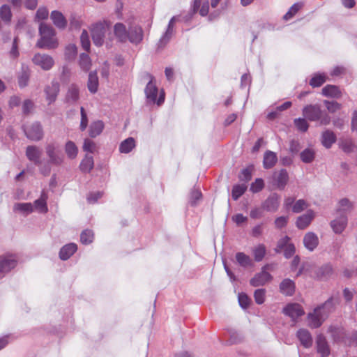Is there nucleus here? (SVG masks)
Listing matches in <instances>:
<instances>
[{
	"instance_id": "f257e3e1",
	"label": "nucleus",
	"mask_w": 357,
	"mask_h": 357,
	"mask_svg": "<svg viewBox=\"0 0 357 357\" xmlns=\"http://www.w3.org/2000/svg\"><path fill=\"white\" fill-rule=\"evenodd\" d=\"M112 22L109 20L98 21L91 25V33L95 45L100 47L104 44L112 46L113 36L110 32Z\"/></svg>"
},
{
	"instance_id": "f03ea898",
	"label": "nucleus",
	"mask_w": 357,
	"mask_h": 357,
	"mask_svg": "<svg viewBox=\"0 0 357 357\" xmlns=\"http://www.w3.org/2000/svg\"><path fill=\"white\" fill-rule=\"evenodd\" d=\"M113 33L118 42L130 43L137 45L143 40V31L139 26H132L127 29L126 25L121 22H117L114 25Z\"/></svg>"
},
{
	"instance_id": "7ed1b4c3",
	"label": "nucleus",
	"mask_w": 357,
	"mask_h": 357,
	"mask_svg": "<svg viewBox=\"0 0 357 357\" xmlns=\"http://www.w3.org/2000/svg\"><path fill=\"white\" fill-rule=\"evenodd\" d=\"M39 32L40 38L36 44L38 47L52 50L58 47L59 43L55 37V31L51 26L41 23L39 27Z\"/></svg>"
},
{
	"instance_id": "20e7f679",
	"label": "nucleus",
	"mask_w": 357,
	"mask_h": 357,
	"mask_svg": "<svg viewBox=\"0 0 357 357\" xmlns=\"http://www.w3.org/2000/svg\"><path fill=\"white\" fill-rule=\"evenodd\" d=\"M145 78L149 80L145 88V94L147 102L149 104L156 103L158 105H162L165 100V93L162 91L158 98H157L158 89L156 86L154 77L149 73H146L145 75Z\"/></svg>"
},
{
	"instance_id": "39448f33",
	"label": "nucleus",
	"mask_w": 357,
	"mask_h": 357,
	"mask_svg": "<svg viewBox=\"0 0 357 357\" xmlns=\"http://www.w3.org/2000/svg\"><path fill=\"white\" fill-rule=\"evenodd\" d=\"M26 156L31 162L38 166L41 174L45 176L49 175L51 167L49 165H42L41 156L42 150L34 145L28 146L26 149Z\"/></svg>"
},
{
	"instance_id": "423d86ee",
	"label": "nucleus",
	"mask_w": 357,
	"mask_h": 357,
	"mask_svg": "<svg viewBox=\"0 0 357 357\" xmlns=\"http://www.w3.org/2000/svg\"><path fill=\"white\" fill-rule=\"evenodd\" d=\"M45 153L48 158L47 165H61L64 160L59 146L55 142H50L45 146Z\"/></svg>"
},
{
	"instance_id": "0eeeda50",
	"label": "nucleus",
	"mask_w": 357,
	"mask_h": 357,
	"mask_svg": "<svg viewBox=\"0 0 357 357\" xmlns=\"http://www.w3.org/2000/svg\"><path fill=\"white\" fill-rule=\"evenodd\" d=\"M25 135L32 141H39L43 137V130L38 122L23 126Z\"/></svg>"
},
{
	"instance_id": "6e6552de",
	"label": "nucleus",
	"mask_w": 357,
	"mask_h": 357,
	"mask_svg": "<svg viewBox=\"0 0 357 357\" xmlns=\"http://www.w3.org/2000/svg\"><path fill=\"white\" fill-rule=\"evenodd\" d=\"M32 62L43 70H50L54 65V59L46 54H36L32 58Z\"/></svg>"
},
{
	"instance_id": "1a4fd4ad",
	"label": "nucleus",
	"mask_w": 357,
	"mask_h": 357,
	"mask_svg": "<svg viewBox=\"0 0 357 357\" xmlns=\"http://www.w3.org/2000/svg\"><path fill=\"white\" fill-rule=\"evenodd\" d=\"M17 259L13 255H3L0 257V279L15 267Z\"/></svg>"
},
{
	"instance_id": "9d476101",
	"label": "nucleus",
	"mask_w": 357,
	"mask_h": 357,
	"mask_svg": "<svg viewBox=\"0 0 357 357\" xmlns=\"http://www.w3.org/2000/svg\"><path fill=\"white\" fill-rule=\"evenodd\" d=\"M326 319L325 314H322V312L316 307L312 312L307 314L308 326L312 328H317Z\"/></svg>"
},
{
	"instance_id": "9b49d317",
	"label": "nucleus",
	"mask_w": 357,
	"mask_h": 357,
	"mask_svg": "<svg viewBox=\"0 0 357 357\" xmlns=\"http://www.w3.org/2000/svg\"><path fill=\"white\" fill-rule=\"evenodd\" d=\"M348 218L345 214H341L330 222L333 231L336 234H341L346 229Z\"/></svg>"
},
{
	"instance_id": "f8f14e48",
	"label": "nucleus",
	"mask_w": 357,
	"mask_h": 357,
	"mask_svg": "<svg viewBox=\"0 0 357 357\" xmlns=\"http://www.w3.org/2000/svg\"><path fill=\"white\" fill-rule=\"evenodd\" d=\"M60 91V84L56 80H52L50 84L47 85L45 89L46 100L49 104L54 102Z\"/></svg>"
},
{
	"instance_id": "ddd939ff",
	"label": "nucleus",
	"mask_w": 357,
	"mask_h": 357,
	"mask_svg": "<svg viewBox=\"0 0 357 357\" xmlns=\"http://www.w3.org/2000/svg\"><path fill=\"white\" fill-rule=\"evenodd\" d=\"M289 180V175L286 169H282L275 172L273 174V184L280 190H283Z\"/></svg>"
},
{
	"instance_id": "4468645a",
	"label": "nucleus",
	"mask_w": 357,
	"mask_h": 357,
	"mask_svg": "<svg viewBox=\"0 0 357 357\" xmlns=\"http://www.w3.org/2000/svg\"><path fill=\"white\" fill-rule=\"evenodd\" d=\"M280 197L276 194H271L263 203L262 208L269 212L276 211L280 206Z\"/></svg>"
},
{
	"instance_id": "2eb2a0df",
	"label": "nucleus",
	"mask_w": 357,
	"mask_h": 357,
	"mask_svg": "<svg viewBox=\"0 0 357 357\" xmlns=\"http://www.w3.org/2000/svg\"><path fill=\"white\" fill-rule=\"evenodd\" d=\"M271 274L266 271L264 268L260 273H257L250 281L252 287H259L266 284L271 280Z\"/></svg>"
},
{
	"instance_id": "dca6fc26",
	"label": "nucleus",
	"mask_w": 357,
	"mask_h": 357,
	"mask_svg": "<svg viewBox=\"0 0 357 357\" xmlns=\"http://www.w3.org/2000/svg\"><path fill=\"white\" fill-rule=\"evenodd\" d=\"M283 312L286 315L290 317L293 321H295L297 318L304 314L302 307L298 303L287 305L283 309Z\"/></svg>"
},
{
	"instance_id": "f3484780",
	"label": "nucleus",
	"mask_w": 357,
	"mask_h": 357,
	"mask_svg": "<svg viewBox=\"0 0 357 357\" xmlns=\"http://www.w3.org/2000/svg\"><path fill=\"white\" fill-rule=\"evenodd\" d=\"M303 245L310 252L316 249L319 245V238L314 232H307L303 237Z\"/></svg>"
},
{
	"instance_id": "a211bd4d",
	"label": "nucleus",
	"mask_w": 357,
	"mask_h": 357,
	"mask_svg": "<svg viewBox=\"0 0 357 357\" xmlns=\"http://www.w3.org/2000/svg\"><path fill=\"white\" fill-rule=\"evenodd\" d=\"M48 199L47 193L43 190L40 197L33 202V211L38 213H46L48 211L47 200Z\"/></svg>"
},
{
	"instance_id": "6ab92c4d",
	"label": "nucleus",
	"mask_w": 357,
	"mask_h": 357,
	"mask_svg": "<svg viewBox=\"0 0 357 357\" xmlns=\"http://www.w3.org/2000/svg\"><path fill=\"white\" fill-rule=\"evenodd\" d=\"M296 337L299 340L301 345L305 348H310L312 346V337L307 329H299L296 333Z\"/></svg>"
},
{
	"instance_id": "aec40b11",
	"label": "nucleus",
	"mask_w": 357,
	"mask_h": 357,
	"mask_svg": "<svg viewBox=\"0 0 357 357\" xmlns=\"http://www.w3.org/2000/svg\"><path fill=\"white\" fill-rule=\"evenodd\" d=\"M305 116L310 121H317L320 126L329 124L331 119L328 113H306Z\"/></svg>"
},
{
	"instance_id": "412c9836",
	"label": "nucleus",
	"mask_w": 357,
	"mask_h": 357,
	"mask_svg": "<svg viewBox=\"0 0 357 357\" xmlns=\"http://www.w3.org/2000/svg\"><path fill=\"white\" fill-rule=\"evenodd\" d=\"M314 218V213L312 210H308L306 213L297 218L296 227L300 229H305Z\"/></svg>"
},
{
	"instance_id": "4be33fe9",
	"label": "nucleus",
	"mask_w": 357,
	"mask_h": 357,
	"mask_svg": "<svg viewBox=\"0 0 357 357\" xmlns=\"http://www.w3.org/2000/svg\"><path fill=\"white\" fill-rule=\"evenodd\" d=\"M316 344L317 352L321 355V356H328V355L330 354L329 346L327 343L326 338L322 335H319L317 336Z\"/></svg>"
},
{
	"instance_id": "5701e85b",
	"label": "nucleus",
	"mask_w": 357,
	"mask_h": 357,
	"mask_svg": "<svg viewBox=\"0 0 357 357\" xmlns=\"http://www.w3.org/2000/svg\"><path fill=\"white\" fill-rule=\"evenodd\" d=\"M79 98V90L78 86L75 84H70L66 95V101L69 104H74L78 101Z\"/></svg>"
},
{
	"instance_id": "b1692460",
	"label": "nucleus",
	"mask_w": 357,
	"mask_h": 357,
	"mask_svg": "<svg viewBox=\"0 0 357 357\" xmlns=\"http://www.w3.org/2000/svg\"><path fill=\"white\" fill-rule=\"evenodd\" d=\"M77 247L75 243H68L61 248L59 252V257L61 260L68 259L77 250Z\"/></svg>"
},
{
	"instance_id": "393cba45",
	"label": "nucleus",
	"mask_w": 357,
	"mask_h": 357,
	"mask_svg": "<svg viewBox=\"0 0 357 357\" xmlns=\"http://www.w3.org/2000/svg\"><path fill=\"white\" fill-rule=\"evenodd\" d=\"M280 290L285 296H291L295 291V284L290 279H284L280 284Z\"/></svg>"
},
{
	"instance_id": "a878e982",
	"label": "nucleus",
	"mask_w": 357,
	"mask_h": 357,
	"mask_svg": "<svg viewBox=\"0 0 357 357\" xmlns=\"http://www.w3.org/2000/svg\"><path fill=\"white\" fill-rule=\"evenodd\" d=\"M338 145L340 149L346 153H351L354 151L355 148H357L353 139L349 137L340 139Z\"/></svg>"
},
{
	"instance_id": "bb28decb",
	"label": "nucleus",
	"mask_w": 357,
	"mask_h": 357,
	"mask_svg": "<svg viewBox=\"0 0 357 357\" xmlns=\"http://www.w3.org/2000/svg\"><path fill=\"white\" fill-rule=\"evenodd\" d=\"M278 157L275 153L266 151L264 155L263 165L265 169L272 168L277 162Z\"/></svg>"
},
{
	"instance_id": "cd10ccee",
	"label": "nucleus",
	"mask_w": 357,
	"mask_h": 357,
	"mask_svg": "<svg viewBox=\"0 0 357 357\" xmlns=\"http://www.w3.org/2000/svg\"><path fill=\"white\" fill-rule=\"evenodd\" d=\"M51 19L56 27L64 29L66 26L67 21L61 13L56 10L52 11Z\"/></svg>"
},
{
	"instance_id": "c85d7f7f",
	"label": "nucleus",
	"mask_w": 357,
	"mask_h": 357,
	"mask_svg": "<svg viewBox=\"0 0 357 357\" xmlns=\"http://www.w3.org/2000/svg\"><path fill=\"white\" fill-rule=\"evenodd\" d=\"M336 141L335 133L331 130H326L321 135V143L324 147L329 149Z\"/></svg>"
},
{
	"instance_id": "c756f323",
	"label": "nucleus",
	"mask_w": 357,
	"mask_h": 357,
	"mask_svg": "<svg viewBox=\"0 0 357 357\" xmlns=\"http://www.w3.org/2000/svg\"><path fill=\"white\" fill-rule=\"evenodd\" d=\"M315 273L319 279H327L333 274V267L329 264L323 265L316 270Z\"/></svg>"
},
{
	"instance_id": "7c9ffc66",
	"label": "nucleus",
	"mask_w": 357,
	"mask_h": 357,
	"mask_svg": "<svg viewBox=\"0 0 357 357\" xmlns=\"http://www.w3.org/2000/svg\"><path fill=\"white\" fill-rule=\"evenodd\" d=\"M93 166L94 162L93 157L86 155L80 162L79 169L83 173H89L93 168Z\"/></svg>"
},
{
	"instance_id": "2f4dec72",
	"label": "nucleus",
	"mask_w": 357,
	"mask_h": 357,
	"mask_svg": "<svg viewBox=\"0 0 357 357\" xmlns=\"http://www.w3.org/2000/svg\"><path fill=\"white\" fill-rule=\"evenodd\" d=\"M335 305V301L331 297L322 305L317 306V308H319L322 314H325V317L327 318L328 315L333 311Z\"/></svg>"
},
{
	"instance_id": "473e14b6",
	"label": "nucleus",
	"mask_w": 357,
	"mask_h": 357,
	"mask_svg": "<svg viewBox=\"0 0 357 357\" xmlns=\"http://www.w3.org/2000/svg\"><path fill=\"white\" fill-rule=\"evenodd\" d=\"M322 94L324 96L340 98L342 95L340 89L335 85H326L322 89Z\"/></svg>"
},
{
	"instance_id": "72a5a7b5",
	"label": "nucleus",
	"mask_w": 357,
	"mask_h": 357,
	"mask_svg": "<svg viewBox=\"0 0 357 357\" xmlns=\"http://www.w3.org/2000/svg\"><path fill=\"white\" fill-rule=\"evenodd\" d=\"M13 211L27 215L33 211V206L31 203H16L13 206Z\"/></svg>"
},
{
	"instance_id": "f704fd0d",
	"label": "nucleus",
	"mask_w": 357,
	"mask_h": 357,
	"mask_svg": "<svg viewBox=\"0 0 357 357\" xmlns=\"http://www.w3.org/2000/svg\"><path fill=\"white\" fill-rule=\"evenodd\" d=\"M236 259L237 263L243 268H247L253 266V261L250 256L243 252H237L236 254Z\"/></svg>"
},
{
	"instance_id": "c9c22d12",
	"label": "nucleus",
	"mask_w": 357,
	"mask_h": 357,
	"mask_svg": "<svg viewBox=\"0 0 357 357\" xmlns=\"http://www.w3.org/2000/svg\"><path fill=\"white\" fill-rule=\"evenodd\" d=\"M87 87L89 91L92 93H95L98 91V77L96 72H91L89 73Z\"/></svg>"
},
{
	"instance_id": "e433bc0d",
	"label": "nucleus",
	"mask_w": 357,
	"mask_h": 357,
	"mask_svg": "<svg viewBox=\"0 0 357 357\" xmlns=\"http://www.w3.org/2000/svg\"><path fill=\"white\" fill-rule=\"evenodd\" d=\"M135 146V142L132 137H129L125 140H123L120 146L119 151L121 153H130L132 149Z\"/></svg>"
},
{
	"instance_id": "4c0bfd02",
	"label": "nucleus",
	"mask_w": 357,
	"mask_h": 357,
	"mask_svg": "<svg viewBox=\"0 0 357 357\" xmlns=\"http://www.w3.org/2000/svg\"><path fill=\"white\" fill-rule=\"evenodd\" d=\"M104 128V123L101 121H97L91 123L89 128V135L96 137L99 135Z\"/></svg>"
},
{
	"instance_id": "58836bf2",
	"label": "nucleus",
	"mask_w": 357,
	"mask_h": 357,
	"mask_svg": "<svg viewBox=\"0 0 357 357\" xmlns=\"http://www.w3.org/2000/svg\"><path fill=\"white\" fill-rule=\"evenodd\" d=\"M65 151L70 159H74L77 155L78 149L73 142L68 141L65 145Z\"/></svg>"
},
{
	"instance_id": "ea45409f",
	"label": "nucleus",
	"mask_w": 357,
	"mask_h": 357,
	"mask_svg": "<svg viewBox=\"0 0 357 357\" xmlns=\"http://www.w3.org/2000/svg\"><path fill=\"white\" fill-rule=\"evenodd\" d=\"M175 20H176V17H173L170 20V21L168 24V27H167L166 32L165 33L163 36L160 40V44L167 43L169 41V40L170 39V38L172 37V36L173 34V28H174V24Z\"/></svg>"
},
{
	"instance_id": "a19ab883",
	"label": "nucleus",
	"mask_w": 357,
	"mask_h": 357,
	"mask_svg": "<svg viewBox=\"0 0 357 357\" xmlns=\"http://www.w3.org/2000/svg\"><path fill=\"white\" fill-rule=\"evenodd\" d=\"M300 156L303 162L310 163L314 159L315 152L312 149L307 148L301 153Z\"/></svg>"
},
{
	"instance_id": "79ce46f5",
	"label": "nucleus",
	"mask_w": 357,
	"mask_h": 357,
	"mask_svg": "<svg viewBox=\"0 0 357 357\" xmlns=\"http://www.w3.org/2000/svg\"><path fill=\"white\" fill-rule=\"evenodd\" d=\"M0 17L6 23L10 22L12 13L9 6L4 4L0 8Z\"/></svg>"
},
{
	"instance_id": "37998d69",
	"label": "nucleus",
	"mask_w": 357,
	"mask_h": 357,
	"mask_svg": "<svg viewBox=\"0 0 357 357\" xmlns=\"http://www.w3.org/2000/svg\"><path fill=\"white\" fill-rule=\"evenodd\" d=\"M79 64L80 68L84 71L86 72V71L89 70L91 66V59L89 56V55L85 53L81 54L79 56Z\"/></svg>"
},
{
	"instance_id": "c03bdc74",
	"label": "nucleus",
	"mask_w": 357,
	"mask_h": 357,
	"mask_svg": "<svg viewBox=\"0 0 357 357\" xmlns=\"http://www.w3.org/2000/svg\"><path fill=\"white\" fill-rule=\"evenodd\" d=\"M326 75L325 74H315L310 81V84L312 87H319L326 81Z\"/></svg>"
},
{
	"instance_id": "a18cd8bd",
	"label": "nucleus",
	"mask_w": 357,
	"mask_h": 357,
	"mask_svg": "<svg viewBox=\"0 0 357 357\" xmlns=\"http://www.w3.org/2000/svg\"><path fill=\"white\" fill-rule=\"evenodd\" d=\"M202 195L200 190L194 189L191 191L189 197V203L191 206H195L197 205L202 200Z\"/></svg>"
},
{
	"instance_id": "49530a36",
	"label": "nucleus",
	"mask_w": 357,
	"mask_h": 357,
	"mask_svg": "<svg viewBox=\"0 0 357 357\" xmlns=\"http://www.w3.org/2000/svg\"><path fill=\"white\" fill-rule=\"evenodd\" d=\"M246 189L247 185L245 184H237L234 185L231 192L232 198L234 200H237L242 195H243Z\"/></svg>"
},
{
	"instance_id": "de8ad7c7",
	"label": "nucleus",
	"mask_w": 357,
	"mask_h": 357,
	"mask_svg": "<svg viewBox=\"0 0 357 357\" xmlns=\"http://www.w3.org/2000/svg\"><path fill=\"white\" fill-rule=\"evenodd\" d=\"M266 254V248L263 244H259L253 250V255L256 261H261Z\"/></svg>"
},
{
	"instance_id": "09e8293b",
	"label": "nucleus",
	"mask_w": 357,
	"mask_h": 357,
	"mask_svg": "<svg viewBox=\"0 0 357 357\" xmlns=\"http://www.w3.org/2000/svg\"><path fill=\"white\" fill-rule=\"evenodd\" d=\"M77 53V49L75 44H69L65 48V57L67 60L73 59Z\"/></svg>"
},
{
	"instance_id": "8fccbe9b",
	"label": "nucleus",
	"mask_w": 357,
	"mask_h": 357,
	"mask_svg": "<svg viewBox=\"0 0 357 357\" xmlns=\"http://www.w3.org/2000/svg\"><path fill=\"white\" fill-rule=\"evenodd\" d=\"M303 7L301 3H294L289 10V11L284 15V20H289L291 19Z\"/></svg>"
},
{
	"instance_id": "3c124183",
	"label": "nucleus",
	"mask_w": 357,
	"mask_h": 357,
	"mask_svg": "<svg viewBox=\"0 0 357 357\" xmlns=\"http://www.w3.org/2000/svg\"><path fill=\"white\" fill-rule=\"evenodd\" d=\"M93 240V233L91 230L86 229L83 231L80 235V241L82 243L87 245L91 243Z\"/></svg>"
},
{
	"instance_id": "603ef678",
	"label": "nucleus",
	"mask_w": 357,
	"mask_h": 357,
	"mask_svg": "<svg viewBox=\"0 0 357 357\" xmlns=\"http://www.w3.org/2000/svg\"><path fill=\"white\" fill-rule=\"evenodd\" d=\"M308 206L306 201L304 199H298L297 200L294 204L292 206V211L295 213H299L304 211Z\"/></svg>"
},
{
	"instance_id": "864d4df0",
	"label": "nucleus",
	"mask_w": 357,
	"mask_h": 357,
	"mask_svg": "<svg viewBox=\"0 0 357 357\" xmlns=\"http://www.w3.org/2000/svg\"><path fill=\"white\" fill-rule=\"evenodd\" d=\"M352 203L347 198L342 199L339 202V211L347 212L352 209Z\"/></svg>"
},
{
	"instance_id": "5fc2aeb1",
	"label": "nucleus",
	"mask_w": 357,
	"mask_h": 357,
	"mask_svg": "<svg viewBox=\"0 0 357 357\" xmlns=\"http://www.w3.org/2000/svg\"><path fill=\"white\" fill-rule=\"evenodd\" d=\"M266 290L264 289H258L255 291L254 298L256 303L261 305L265 301Z\"/></svg>"
},
{
	"instance_id": "6e6d98bb",
	"label": "nucleus",
	"mask_w": 357,
	"mask_h": 357,
	"mask_svg": "<svg viewBox=\"0 0 357 357\" xmlns=\"http://www.w3.org/2000/svg\"><path fill=\"white\" fill-rule=\"evenodd\" d=\"M294 124L297 129L301 132H305L308 129V123L305 119H296L294 120Z\"/></svg>"
},
{
	"instance_id": "4d7b16f0",
	"label": "nucleus",
	"mask_w": 357,
	"mask_h": 357,
	"mask_svg": "<svg viewBox=\"0 0 357 357\" xmlns=\"http://www.w3.org/2000/svg\"><path fill=\"white\" fill-rule=\"evenodd\" d=\"M80 40L82 45V47L88 51L90 48V40L88 32L86 30H83L80 36Z\"/></svg>"
},
{
	"instance_id": "13d9d810",
	"label": "nucleus",
	"mask_w": 357,
	"mask_h": 357,
	"mask_svg": "<svg viewBox=\"0 0 357 357\" xmlns=\"http://www.w3.org/2000/svg\"><path fill=\"white\" fill-rule=\"evenodd\" d=\"M324 104L328 112H335L342 109V105L335 101L325 100Z\"/></svg>"
},
{
	"instance_id": "bf43d9fd",
	"label": "nucleus",
	"mask_w": 357,
	"mask_h": 357,
	"mask_svg": "<svg viewBox=\"0 0 357 357\" xmlns=\"http://www.w3.org/2000/svg\"><path fill=\"white\" fill-rule=\"evenodd\" d=\"M264 186V181L261 178H257L255 181L251 184L250 190L255 193L258 192L263 189Z\"/></svg>"
},
{
	"instance_id": "052dcab7",
	"label": "nucleus",
	"mask_w": 357,
	"mask_h": 357,
	"mask_svg": "<svg viewBox=\"0 0 357 357\" xmlns=\"http://www.w3.org/2000/svg\"><path fill=\"white\" fill-rule=\"evenodd\" d=\"M250 299L245 293H241L238 294V303L240 306L246 309L250 305Z\"/></svg>"
},
{
	"instance_id": "680f3d73",
	"label": "nucleus",
	"mask_w": 357,
	"mask_h": 357,
	"mask_svg": "<svg viewBox=\"0 0 357 357\" xmlns=\"http://www.w3.org/2000/svg\"><path fill=\"white\" fill-rule=\"evenodd\" d=\"M96 149V144L91 139H86L83 144V150L89 153H94Z\"/></svg>"
},
{
	"instance_id": "e2e57ef3",
	"label": "nucleus",
	"mask_w": 357,
	"mask_h": 357,
	"mask_svg": "<svg viewBox=\"0 0 357 357\" xmlns=\"http://www.w3.org/2000/svg\"><path fill=\"white\" fill-rule=\"evenodd\" d=\"M29 79V73L23 70L18 78V83L20 87H24L27 85Z\"/></svg>"
},
{
	"instance_id": "0e129e2a",
	"label": "nucleus",
	"mask_w": 357,
	"mask_h": 357,
	"mask_svg": "<svg viewBox=\"0 0 357 357\" xmlns=\"http://www.w3.org/2000/svg\"><path fill=\"white\" fill-rule=\"evenodd\" d=\"M18 43H19V38L17 36L15 37L12 48L10 51V54L12 57L17 58L19 56V51H18Z\"/></svg>"
},
{
	"instance_id": "69168bd1",
	"label": "nucleus",
	"mask_w": 357,
	"mask_h": 357,
	"mask_svg": "<svg viewBox=\"0 0 357 357\" xmlns=\"http://www.w3.org/2000/svg\"><path fill=\"white\" fill-rule=\"evenodd\" d=\"M21 102V99L20 97L13 96H11L8 100V105L10 109H13L16 107L19 106Z\"/></svg>"
},
{
	"instance_id": "338daca9",
	"label": "nucleus",
	"mask_w": 357,
	"mask_h": 357,
	"mask_svg": "<svg viewBox=\"0 0 357 357\" xmlns=\"http://www.w3.org/2000/svg\"><path fill=\"white\" fill-rule=\"evenodd\" d=\"M284 249V255L286 258L291 257L295 253V247L293 244H287Z\"/></svg>"
},
{
	"instance_id": "774afa93",
	"label": "nucleus",
	"mask_w": 357,
	"mask_h": 357,
	"mask_svg": "<svg viewBox=\"0 0 357 357\" xmlns=\"http://www.w3.org/2000/svg\"><path fill=\"white\" fill-rule=\"evenodd\" d=\"M239 178L241 181H248L252 178L251 170L248 168L242 170Z\"/></svg>"
}]
</instances>
